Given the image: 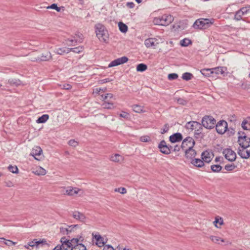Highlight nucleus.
I'll use <instances>...</instances> for the list:
<instances>
[{
  "instance_id": "obj_44",
  "label": "nucleus",
  "mask_w": 250,
  "mask_h": 250,
  "mask_svg": "<svg viewBox=\"0 0 250 250\" xmlns=\"http://www.w3.org/2000/svg\"><path fill=\"white\" fill-rule=\"evenodd\" d=\"M213 223L216 228H219L220 227L218 226L217 224H219L220 226L222 225L223 224V220L221 218L218 219L216 217Z\"/></svg>"
},
{
  "instance_id": "obj_47",
  "label": "nucleus",
  "mask_w": 250,
  "mask_h": 250,
  "mask_svg": "<svg viewBox=\"0 0 250 250\" xmlns=\"http://www.w3.org/2000/svg\"><path fill=\"white\" fill-rule=\"evenodd\" d=\"M47 9H55L57 12L61 11V7H59L57 6V4L56 3L52 4L51 5L47 7Z\"/></svg>"
},
{
  "instance_id": "obj_32",
  "label": "nucleus",
  "mask_w": 250,
  "mask_h": 250,
  "mask_svg": "<svg viewBox=\"0 0 250 250\" xmlns=\"http://www.w3.org/2000/svg\"><path fill=\"white\" fill-rule=\"evenodd\" d=\"M72 250H86V248L84 245L78 242L74 245Z\"/></svg>"
},
{
  "instance_id": "obj_45",
  "label": "nucleus",
  "mask_w": 250,
  "mask_h": 250,
  "mask_svg": "<svg viewBox=\"0 0 250 250\" xmlns=\"http://www.w3.org/2000/svg\"><path fill=\"white\" fill-rule=\"evenodd\" d=\"M36 173L38 175H44L46 173V171L44 168L40 167L37 169Z\"/></svg>"
},
{
  "instance_id": "obj_58",
  "label": "nucleus",
  "mask_w": 250,
  "mask_h": 250,
  "mask_svg": "<svg viewBox=\"0 0 250 250\" xmlns=\"http://www.w3.org/2000/svg\"><path fill=\"white\" fill-rule=\"evenodd\" d=\"M112 81H113V79H112L106 78V79L100 80V83L103 84V83H108V82H111Z\"/></svg>"
},
{
  "instance_id": "obj_49",
  "label": "nucleus",
  "mask_w": 250,
  "mask_h": 250,
  "mask_svg": "<svg viewBox=\"0 0 250 250\" xmlns=\"http://www.w3.org/2000/svg\"><path fill=\"white\" fill-rule=\"evenodd\" d=\"M250 6L249 7H244L241 8L240 9V11L244 14V15H246L249 11Z\"/></svg>"
},
{
  "instance_id": "obj_50",
  "label": "nucleus",
  "mask_w": 250,
  "mask_h": 250,
  "mask_svg": "<svg viewBox=\"0 0 250 250\" xmlns=\"http://www.w3.org/2000/svg\"><path fill=\"white\" fill-rule=\"evenodd\" d=\"M248 124L246 119L244 120L242 123L241 126L243 129L244 130H250V128H249L246 125Z\"/></svg>"
},
{
  "instance_id": "obj_51",
  "label": "nucleus",
  "mask_w": 250,
  "mask_h": 250,
  "mask_svg": "<svg viewBox=\"0 0 250 250\" xmlns=\"http://www.w3.org/2000/svg\"><path fill=\"white\" fill-rule=\"evenodd\" d=\"M116 192H119L122 194H125L126 193V189L125 188H116L115 189Z\"/></svg>"
},
{
  "instance_id": "obj_2",
  "label": "nucleus",
  "mask_w": 250,
  "mask_h": 250,
  "mask_svg": "<svg viewBox=\"0 0 250 250\" xmlns=\"http://www.w3.org/2000/svg\"><path fill=\"white\" fill-rule=\"evenodd\" d=\"M173 20V16L170 15L165 14L155 18L153 20V22L156 25L167 26L171 23Z\"/></svg>"
},
{
  "instance_id": "obj_14",
  "label": "nucleus",
  "mask_w": 250,
  "mask_h": 250,
  "mask_svg": "<svg viewBox=\"0 0 250 250\" xmlns=\"http://www.w3.org/2000/svg\"><path fill=\"white\" fill-rule=\"evenodd\" d=\"M158 148L162 153L167 155L170 154L168 146L167 145V143L165 140H162L160 142L158 145Z\"/></svg>"
},
{
  "instance_id": "obj_48",
  "label": "nucleus",
  "mask_w": 250,
  "mask_h": 250,
  "mask_svg": "<svg viewBox=\"0 0 250 250\" xmlns=\"http://www.w3.org/2000/svg\"><path fill=\"white\" fill-rule=\"evenodd\" d=\"M178 75L176 73H170L168 75L167 78L169 80L172 81L178 78Z\"/></svg>"
},
{
  "instance_id": "obj_53",
  "label": "nucleus",
  "mask_w": 250,
  "mask_h": 250,
  "mask_svg": "<svg viewBox=\"0 0 250 250\" xmlns=\"http://www.w3.org/2000/svg\"><path fill=\"white\" fill-rule=\"evenodd\" d=\"M68 144L72 146L76 147L78 146V143L75 140H70L68 142Z\"/></svg>"
},
{
  "instance_id": "obj_6",
  "label": "nucleus",
  "mask_w": 250,
  "mask_h": 250,
  "mask_svg": "<svg viewBox=\"0 0 250 250\" xmlns=\"http://www.w3.org/2000/svg\"><path fill=\"white\" fill-rule=\"evenodd\" d=\"M228 123L224 120L219 121L216 125V131L220 134H224L227 130Z\"/></svg>"
},
{
  "instance_id": "obj_40",
  "label": "nucleus",
  "mask_w": 250,
  "mask_h": 250,
  "mask_svg": "<svg viewBox=\"0 0 250 250\" xmlns=\"http://www.w3.org/2000/svg\"><path fill=\"white\" fill-rule=\"evenodd\" d=\"M83 47L79 46L75 48H69V50H70V52L72 51L76 53H80L83 51Z\"/></svg>"
},
{
  "instance_id": "obj_34",
  "label": "nucleus",
  "mask_w": 250,
  "mask_h": 250,
  "mask_svg": "<svg viewBox=\"0 0 250 250\" xmlns=\"http://www.w3.org/2000/svg\"><path fill=\"white\" fill-rule=\"evenodd\" d=\"M118 26L120 31L122 33H126L128 29L127 26L122 22H119Z\"/></svg>"
},
{
  "instance_id": "obj_52",
  "label": "nucleus",
  "mask_w": 250,
  "mask_h": 250,
  "mask_svg": "<svg viewBox=\"0 0 250 250\" xmlns=\"http://www.w3.org/2000/svg\"><path fill=\"white\" fill-rule=\"evenodd\" d=\"M150 140V137L147 136H142L140 138V141L142 142H148Z\"/></svg>"
},
{
  "instance_id": "obj_20",
  "label": "nucleus",
  "mask_w": 250,
  "mask_h": 250,
  "mask_svg": "<svg viewBox=\"0 0 250 250\" xmlns=\"http://www.w3.org/2000/svg\"><path fill=\"white\" fill-rule=\"evenodd\" d=\"M72 216L73 217L81 222H84L86 219V217L85 215L78 211H75L72 212Z\"/></svg>"
},
{
  "instance_id": "obj_1",
  "label": "nucleus",
  "mask_w": 250,
  "mask_h": 250,
  "mask_svg": "<svg viewBox=\"0 0 250 250\" xmlns=\"http://www.w3.org/2000/svg\"><path fill=\"white\" fill-rule=\"evenodd\" d=\"M214 22L213 19L201 18L195 21L193 27L196 29H204L210 27Z\"/></svg>"
},
{
  "instance_id": "obj_3",
  "label": "nucleus",
  "mask_w": 250,
  "mask_h": 250,
  "mask_svg": "<svg viewBox=\"0 0 250 250\" xmlns=\"http://www.w3.org/2000/svg\"><path fill=\"white\" fill-rule=\"evenodd\" d=\"M95 27L97 37L101 41L105 42L106 40V33L107 31L105 30L104 26L99 23L97 24Z\"/></svg>"
},
{
  "instance_id": "obj_62",
  "label": "nucleus",
  "mask_w": 250,
  "mask_h": 250,
  "mask_svg": "<svg viewBox=\"0 0 250 250\" xmlns=\"http://www.w3.org/2000/svg\"><path fill=\"white\" fill-rule=\"evenodd\" d=\"M126 5L129 8H133L135 6V4L132 2H127Z\"/></svg>"
},
{
  "instance_id": "obj_46",
  "label": "nucleus",
  "mask_w": 250,
  "mask_h": 250,
  "mask_svg": "<svg viewBox=\"0 0 250 250\" xmlns=\"http://www.w3.org/2000/svg\"><path fill=\"white\" fill-rule=\"evenodd\" d=\"M236 166L234 164H228L225 166V169L227 171H232L235 169Z\"/></svg>"
},
{
  "instance_id": "obj_38",
  "label": "nucleus",
  "mask_w": 250,
  "mask_h": 250,
  "mask_svg": "<svg viewBox=\"0 0 250 250\" xmlns=\"http://www.w3.org/2000/svg\"><path fill=\"white\" fill-rule=\"evenodd\" d=\"M211 170L214 172H219L222 169V167L220 165H213L210 167Z\"/></svg>"
},
{
  "instance_id": "obj_57",
  "label": "nucleus",
  "mask_w": 250,
  "mask_h": 250,
  "mask_svg": "<svg viewBox=\"0 0 250 250\" xmlns=\"http://www.w3.org/2000/svg\"><path fill=\"white\" fill-rule=\"evenodd\" d=\"M45 241H43V240H39V241H38L37 239H35V246L36 247H39L41 245H42L43 243H45Z\"/></svg>"
},
{
  "instance_id": "obj_25",
  "label": "nucleus",
  "mask_w": 250,
  "mask_h": 250,
  "mask_svg": "<svg viewBox=\"0 0 250 250\" xmlns=\"http://www.w3.org/2000/svg\"><path fill=\"white\" fill-rule=\"evenodd\" d=\"M0 244H4L5 245L8 246H11L13 245H15L16 244V242H14L10 240H7L3 237L0 238Z\"/></svg>"
},
{
  "instance_id": "obj_35",
  "label": "nucleus",
  "mask_w": 250,
  "mask_h": 250,
  "mask_svg": "<svg viewBox=\"0 0 250 250\" xmlns=\"http://www.w3.org/2000/svg\"><path fill=\"white\" fill-rule=\"evenodd\" d=\"M49 119V116L47 114L42 115L41 117H39L37 120L38 123H44Z\"/></svg>"
},
{
  "instance_id": "obj_37",
  "label": "nucleus",
  "mask_w": 250,
  "mask_h": 250,
  "mask_svg": "<svg viewBox=\"0 0 250 250\" xmlns=\"http://www.w3.org/2000/svg\"><path fill=\"white\" fill-rule=\"evenodd\" d=\"M190 44H191V41L188 38H185L180 41V45L182 46H188Z\"/></svg>"
},
{
  "instance_id": "obj_54",
  "label": "nucleus",
  "mask_w": 250,
  "mask_h": 250,
  "mask_svg": "<svg viewBox=\"0 0 250 250\" xmlns=\"http://www.w3.org/2000/svg\"><path fill=\"white\" fill-rule=\"evenodd\" d=\"M102 97L103 99V100L105 101V100H106L107 98H113V94H111V93H107L105 95H102Z\"/></svg>"
},
{
  "instance_id": "obj_10",
  "label": "nucleus",
  "mask_w": 250,
  "mask_h": 250,
  "mask_svg": "<svg viewBox=\"0 0 250 250\" xmlns=\"http://www.w3.org/2000/svg\"><path fill=\"white\" fill-rule=\"evenodd\" d=\"M249 140V138L246 135L239 136L238 138V142L241 147L248 148L250 146Z\"/></svg>"
},
{
  "instance_id": "obj_15",
  "label": "nucleus",
  "mask_w": 250,
  "mask_h": 250,
  "mask_svg": "<svg viewBox=\"0 0 250 250\" xmlns=\"http://www.w3.org/2000/svg\"><path fill=\"white\" fill-rule=\"evenodd\" d=\"M213 154L212 153L208 151H205L202 153V159L204 162L208 163L211 162L213 158Z\"/></svg>"
},
{
  "instance_id": "obj_42",
  "label": "nucleus",
  "mask_w": 250,
  "mask_h": 250,
  "mask_svg": "<svg viewBox=\"0 0 250 250\" xmlns=\"http://www.w3.org/2000/svg\"><path fill=\"white\" fill-rule=\"evenodd\" d=\"M202 129H203L202 125H201V127L195 130V132H194L195 137H196V138L202 137Z\"/></svg>"
},
{
  "instance_id": "obj_61",
  "label": "nucleus",
  "mask_w": 250,
  "mask_h": 250,
  "mask_svg": "<svg viewBox=\"0 0 250 250\" xmlns=\"http://www.w3.org/2000/svg\"><path fill=\"white\" fill-rule=\"evenodd\" d=\"M120 116L124 118H127L129 116V114L126 112H122V113L120 114Z\"/></svg>"
},
{
  "instance_id": "obj_31",
  "label": "nucleus",
  "mask_w": 250,
  "mask_h": 250,
  "mask_svg": "<svg viewBox=\"0 0 250 250\" xmlns=\"http://www.w3.org/2000/svg\"><path fill=\"white\" fill-rule=\"evenodd\" d=\"M55 52L58 54L62 55L64 53L70 52V50H69V48L66 47L59 48L56 50Z\"/></svg>"
},
{
  "instance_id": "obj_4",
  "label": "nucleus",
  "mask_w": 250,
  "mask_h": 250,
  "mask_svg": "<svg viewBox=\"0 0 250 250\" xmlns=\"http://www.w3.org/2000/svg\"><path fill=\"white\" fill-rule=\"evenodd\" d=\"M216 120L210 116H205L202 120V125L208 129H211L214 127Z\"/></svg>"
},
{
  "instance_id": "obj_23",
  "label": "nucleus",
  "mask_w": 250,
  "mask_h": 250,
  "mask_svg": "<svg viewBox=\"0 0 250 250\" xmlns=\"http://www.w3.org/2000/svg\"><path fill=\"white\" fill-rule=\"evenodd\" d=\"M191 163L194 166L198 167H202L204 166V163L203 160L200 159L194 158L191 161Z\"/></svg>"
},
{
  "instance_id": "obj_64",
  "label": "nucleus",
  "mask_w": 250,
  "mask_h": 250,
  "mask_svg": "<svg viewBox=\"0 0 250 250\" xmlns=\"http://www.w3.org/2000/svg\"><path fill=\"white\" fill-rule=\"evenodd\" d=\"M178 103L181 104H185L186 103V101L182 98H179L177 100Z\"/></svg>"
},
{
  "instance_id": "obj_33",
  "label": "nucleus",
  "mask_w": 250,
  "mask_h": 250,
  "mask_svg": "<svg viewBox=\"0 0 250 250\" xmlns=\"http://www.w3.org/2000/svg\"><path fill=\"white\" fill-rule=\"evenodd\" d=\"M76 36H78V37H79V39H77V40H68V41L70 43H68V44L69 45H73V42H83V35L82 34H78V35H76Z\"/></svg>"
},
{
  "instance_id": "obj_55",
  "label": "nucleus",
  "mask_w": 250,
  "mask_h": 250,
  "mask_svg": "<svg viewBox=\"0 0 250 250\" xmlns=\"http://www.w3.org/2000/svg\"><path fill=\"white\" fill-rule=\"evenodd\" d=\"M61 86H62V89H65V90H69V89H71V88H72V86L70 84H68V83H65L62 85H61Z\"/></svg>"
},
{
  "instance_id": "obj_27",
  "label": "nucleus",
  "mask_w": 250,
  "mask_h": 250,
  "mask_svg": "<svg viewBox=\"0 0 250 250\" xmlns=\"http://www.w3.org/2000/svg\"><path fill=\"white\" fill-rule=\"evenodd\" d=\"M102 106L103 107L104 109H113L115 107V106L114 105V104L111 102H109L107 101H106L105 100L104 101V102L102 104Z\"/></svg>"
},
{
  "instance_id": "obj_30",
  "label": "nucleus",
  "mask_w": 250,
  "mask_h": 250,
  "mask_svg": "<svg viewBox=\"0 0 250 250\" xmlns=\"http://www.w3.org/2000/svg\"><path fill=\"white\" fill-rule=\"evenodd\" d=\"M211 68H204L201 70V73L205 76L209 77L213 74Z\"/></svg>"
},
{
  "instance_id": "obj_17",
  "label": "nucleus",
  "mask_w": 250,
  "mask_h": 250,
  "mask_svg": "<svg viewBox=\"0 0 250 250\" xmlns=\"http://www.w3.org/2000/svg\"><path fill=\"white\" fill-rule=\"evenodd\" d=\"M185 151V157L188 159L193 160L196 155V151L193 149L191 148L187 149Z\"/></svg>"
},
{
  "instance_id": "obj_22",
  "label": "nucleus",
  "mask_w": 250,
  "mask_h": 250,
  "mask_svg": "<svg viewBox=\"0 0 250 250\" xmlns=\"http://www.w3.org/2000/svg\"><path fill=\"white\" fill-rule=\"evenodd\" d=\"M212 72H213V74H215L216 75H222L224 76L225 71L227 70V68L225 67H216L214 68H211Z\"/></svg>"
},
{
  "instance_id": "obj_7",
  "label": "nucleus",
  "mask_w": 250,
  "mask_h": 250,
  "mask_svg": "<svg viewBox=\"0 0 250 250\" xmlns=\"http://www.w3.org/2000/svg\"><path fill=\"white\" fill-rule=\"evenodd\" d=\"M79 241L78 239L73 238L70 241L68 240L66 243L62 244L60 247H61L62 250H72L74 245Z\"/></svg>"
},
{
  "instance_id": "obj_36",
  "label": "nucleus",
  "mask_w": 250,
  "mask_h": 250,
  "mask_svg": "<svg viewBox=\"0 0 250 250\" xmlns=\"http://www.w3.org/2000/svg\"><path fill=\"white\" fill-rule=\"evenodd\" d=\"M147 65L144 63H140L137 65L136 70L139 72H143L147 69Z\"/></svg>"
},
{
  "instance_id": "obj_39",
  "label": "nucleus",
  "mask_w": 250,
  "mask_h": 250,
  "mask_svg": "<svg viewBox=\"0 0 250 250\" xmlns=\"http://www.w3.org/2000/svg\"><path fill=\"white\" fill-rule=\"evenodd\" d=\"M243 16H244V14L240 11V10H239L236 12L234 19L237 21H240L242 20Z\"/></svg>"
},
{
  "instance_id": "obj_12",
  "label": "nucleus",
  "mask_w": 250,
  "mask_h": 250,
  "mask_svg": "<svg viewBox=\"0 0 250 250\" xmlns=\"http://www.w3.org/2000/svg\"><path fill=\"white\" fill-rule=\"evenodd\" d=\"M42 149L39 146H36L33 148L31 152V155H32L34 158L38 161H40L42 159Z\"/></svg>"
},
{
  "instance_id": "obj_16",
  "label": "nucleus",
  "mask_w": 250,
  "mask_h": 250,
  "mask_svg": "<svg viewBox=\"0 0 250 250\" xmlns=\"http://www.w3.org/2000/svg\"><path fill=\"white\" fill-rule=\"evenodd\" d=\"M186 127L191 130H195L201 127V124L196 121H190L186 124Z\"/></svg>"
},
{
  "instance_id": "obj_29",
  "label": "nucleus",
  "mask_w": 250,
  "mask_h": 250,
  "mask_svg": "<svg viewBox=\"0 0 250 250\" xmlns=\"http://www.w3.org/2000/svg\"><path fill=\"white\" fill-rule=\"evenodd\" d=\"M110 159L113 162H120L123 160V157L120 154H115L111 157Z\"/></svg>"
},
{
  "instance_id": "obj_60",
  "label": "nucleus",
  "mask_w": 250,
  "mask_h": 250,
  "mask_svg": "<svg viewBox=\"0 0 250 250\" xmlns=\"http://www.w3.org/2000/svg\"><path fill=\"white\" fill-rule=\"evenodd\" d=\"M103 250H115L114 248L110 245H106L104 246Z\"/></svg>"
},
{
  "instance_id": "obj_63",
  "label": "nucleus",
  "mask_w": 250,
  "mask_h": 250,
  "mask_svg": "<svg viewBox=\"0 0 250 250\" xmlns=\"http://www.w3.org/2000/svg\"><path fill=\"white\" fill-rule=\"evenodd\" d=\"M60 232L63 234L67 235V229L66 228L61 227L60 228Z\"/></svg>"
},
{
  "instance_id": "obj_5",
  "label": "nucleus",
  "mask_w": 250,
  "mask_h": 250,
  "mask_svg": "<svg viewBox=\"0 0 250 250\" xmlns=\"http://www.w3.org/2000/svg\"><path fill=\"white\" fill-rule=\"evenodd\" d=\"M194 145L195 141L194 139L192 137H188L183 141L181 148L183 150H185L187 149L193 147Z\"/></svg>"
},
{
  "instance_id": "obj_11",
  "label": "nucleus",
  "mask_w": 250,
  "mask_h": 250,
  "mask_svg": "<svg viewBox=\"0 0 250 250\" xmlns=\"http://www.w3.org/2000/svg\"><path fill=\"white\" fill-rule=\"evenodd\" d=\"M128 60V59L125 56L118 58L113 61H112L109 64L108 67H112L116 66L123 63L126 62Z\"/></svg>"
},
{
  "instance_id": "obj_59",
  "label": "nucleus",
  "mask_w": 250,
  "mask_h": 250,
  "mask_svg": "<svg viewBox=\"0 0 250 250\" xmlns=\"http://www.w3.org/2000/svg\"><path fill=\"white\" fill-rule=\"evenodd\" d=\"M181 148V146L175 145L173 146L172 151L178 152L180 150Z\"/></svg>"
},
{
  "instance_id": "obj_26",
  "label": "nucleus",
  "mask_w": 250,
  "mask_h": 250,
  "mask_svg": "<svg viewBox=\"0 0 250 250\" xmlns=\"http://www.w3.org/2000/svg\"><path fill=\"white\" fill-rule=\"evenodd\" d=\"M133 110L136 113H141L145 112L144 110V106L139 104H134L132 106Z\"/></svg>"
},
{
  "instance_id": "obj_28",
  "label": "nucleus",
  "mask_w": 250,
  "mask_h": 250,
  "mask_svg": "<svg viewBox=\"0 0 250 250\" xmlns=\"http://www.w3.org/2000/svg\"><path fill=\"white\" fill-rule=\"evenodd\" d=\"M209 239L215 244H220V242H224L225 240L217 236L211 235L209 236Z\"/></svg>"
},
{
  "instance_id": "obj_13",
  "label": "nucleus",
  "mask_w": 250,
  "mask_h": 250,
  "mask_svg": "<svg viewBox=\"0 0 250 250\" xmlns=\"http://www.w3.org/2000/svg\"><path fill=\"white\" fill-rule=\"evenodd\" d=\"M159 44L158 40L156 38H149L145 41V44L147 48H155Z\"/></svg>"
},
{
  "instance_id": "obj_43",
  "label": "nucleus",
  "mask_w": 250,
  "mask_h": 250,
  "mask_svg": "<svg viewBox=\"0 0 250 250\" xmlns=\"http://www.w3.org/2000/svg\"><path fill=\"white\" fill-rule=\"evenodd\" d=\"M8 169L10 172H11L13 173H18L19 172V169L16 166H13L10 165L8 166Z\"/></svg>"
},
{
  "instance_id": "obj_19",
  "label": "nucleus",
  "mask_w": 250,
  "mask_h": 250,
  "mask_svg": "<svg viewBox=\"0 0 250 250\" xmlns=\"http://www.w3.org/2000/svg\"><path fill=\"white\" fill-rule=\"evenodd\" d=\"M169 139L171 143H175L181 141L183 140V136L181 133L177 132L171 135Z\"/></svg>"
},
{
  "instance_id": "obj_56",
  "label": "nucleus",
  "mask_w": 250,
  "mask_h": 250,
  "mask_svg": "<svg viewBox=\"0 0 250 250\" xmlns=\"http://www.w3.org/2000/svg\"><path fill=\"white\" fill-rule=\"evenodd\" d=\"M169 130V127L167 125H165L163 128L161 129V133L162 134H165L167 133Z\"/></svg>"
},
{
  "instance_id": "obj_9",
  "label": "nucleus",
  "mask_w": 250,
  "mask_h": 250,
  "mask_svg": "<svg viewBox=\"0 0 250 250\" xmlns=\"http://www.w3.org/2000/svg\"><path fill=\"white\" fill-rule=\"evenodd\" d=\"M52 59V55L50 52H47L44 54H42L40 57L30 59L32 62H39L41 61H49Z\"/></svg>"
},
{
  "instance_id": "obj_21",
  "label": "nucleus",
  "mask_w": 250,
  "mask_h": 250,
  "mask_svg": "<svg viewBox=\"0 0 250 250\" xmlns=\"http://www.w3.org/2000/svg\"><path fill=\"white\" fill-rule=\"evenodd\" d=\"M247 148L240 147L238 148V154L243 159H248L250 157L249 150H246Z\"/></svg>"
},
{
  "instance_id": "obj_8",
  "label": "nucleus",
  "mask_w": 250,
  "mask_h": 250,
  "mask_svg": "<svg viewBox=\"0 0 250 250\" xmlns=\"http://www.w3.org/2000/svg\"><path fill=\"white\" fill-rule=\"evenodd\" d=\"M226 159L230 162H233L236 158L235 152L230 148L225 149L223 152Z\"/></svg>"
},
{
  "instance_id": "obj_41",
  "label": "nucleus",
  "mask_w": 250,
  "mask_h": 250,
  "mask_svg": "<svg viewBox=\"0 0 250 250\" xmlns=\"http://www.w3.org/2000/svg\"><path fill=\"white\" fill-rule=\"evenodd\" d=\"M192 74L189 72H185L183 74L182 78L183 80L186 81H189L191 79L192 77Z\"/></svg>"
},
{
  "instance_id": "obj_18",
  "label": "nucleus",
  "mask_w": 250,
  "mask_h": 250,
  "mask_svg": "<svg viewBox=\"0 0 250 250\" xmlns=\"http://www.w3.org/2000/svg\"><path fill=\"white\" fill-rule=\"evenodd\" d=\"M80 190L81 189L77 188L68 187L66 189L65 192V193H64V194H66L68 196H73L75 194H77Z\"/></svg>"
},
{
  "instance_id": "obj_24",
  "label": "nucleus",
  "mask_w": 250,
  "mask_h": 250,
  "mask_svg": "<svg viewBox=\"0 0 250 250\" xmlns=\"http://www.w3.org/2000/svg\"><path fill=\"white\" fill-rule=\"evenodd\" d=\"M93 237L96 239V245L99 247H102L104 246V242L103 238L100 235H95Z\"/></svg>"
}]
</instances>
